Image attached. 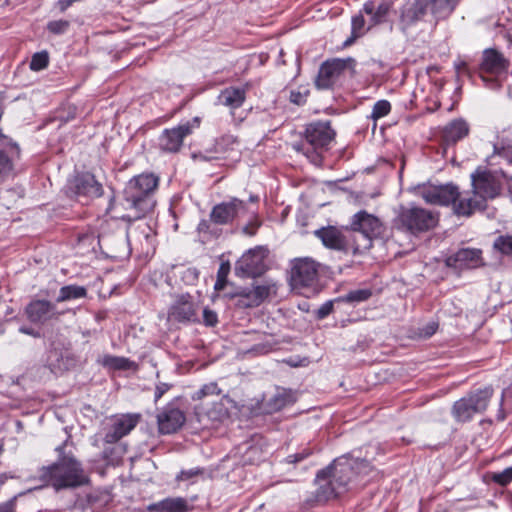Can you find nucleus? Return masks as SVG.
<instances>
[{"mask_svg":"<svg viewBox=\"0 0 512 512\" xmlns=\"http://www.w3.org/2000/svg\"><path fill=\"white\" fill-rule=\"evenodd\" d=\"M19 331L23 334H27V335H30V336H33L35 338H39L40 337V333L36 330H34L33 328H30V327H25V326H22L19 328Z\"/></svg>","mask_w":512,"mask_h":512,"instance_id":"58","label":"nucleus"},{"mask_svg":"<svg viewBox=\"0 0 512 512\" xmlns=\"http://www.w3.org/2000/svg\"><path fill=\"white\" fill-rule=\"evenodd\" d=\"M49 56L46 51L37 52L32 56L29 67L32 71H40L48 66Z\"/></svg>","mask_w":512,"mask_h":512,"instance_id":"40","label":"nucleus"},{"mask_svg":"<svg viewBox=\"0 0 512 512\" xmlns=\"http://www.w3.org/2000/svg\"><path fill=\"white\" fill-rule=\"evenodd\" d=\"M229 299H235V305L238 308H253L257 307L258 304L254 302L255 297L252 288H240L234 293L225 294Z\"/></svg>","mask_w":512,"mask_h":512,"instance_id":"29","label":"nucleus"},{"mask_svg":"<svg viewBox=\"0 0 512 512\" xmlns=\"http://www.w3.org/2000/svg\"><path fill=\"white\" fill-rule=\"evenodd\" d=\"M68 440H70V437H67V439L64 442H66V441L68 442Z\"/></svg>","mask_w":512,"mask_h":512,"instance_id":"61","label":"nucleus"},{"mask_svg":"<svg viewBox=\"0 0 512 512\" xmlns=\"http://www.w3.org/2000/svg\"><path fill=\"white\" fill-rule=\"evenodd\" d=\"M258 225H255L252 229H250L248 226L244 228V231L249 235H254L256 232Z\"/></svg>","mask_w":512,"mask_h":512,"instance_id":"59","label":"nucleus"},{"mask_svg":"<svg viewBox=\"0 0 512 512\" xmlns=\"http://www.w3.org/2000/svg\"><path fill=\"white\" fill-rule=\"evenodd\" d=\"M140 419L141 415L137 413L113 416L110 419L109 425L106 427L104 441L108 444L118 442L136 427Z\"/></svg>","mask_w":512,"mask_h":512,"instance_id":"13","label":"nucleus"},{"mask_svg":"<svg viewBox=\"0 0 512 512\" xmlns=\"http://www.w3.org/2000/svg\"><path fill=\"white\" fill-rule=\"evenodd\" d=\"M189 509L188 501L183 497H168L147 507L149 512H187Z\"/></svg>","mask_w":512,"mask_h":512,"instance_id":"25","label":"nucleus"},{"mask_svg":"<svg viewBox=\"0 0 512 512\" xmlns=\"http://www.w3.org/2000/svg\"><path fill=\"white\" fill-rule=\"evenodd\" d=\"M186 422L185 413L174 403H168L157 414L158 431L160 434L177 432Z\"/></svg>","mask_w":512,"mask_h":512,"instance_id":"14","label":"nucleus"},{"mask_svg":"<svg viewBox=\"0 0 512 512\" xmlns=\"http://www.w3.org/2000/svg\"><path fill=\"white\" fill-rule=\"evenodd\" d=\"M350 229L359 233L362 238L361 242H357L354 247L355 253L371 248L372 240L380 237L384 231L382 221L365 210H361L352 216Z\"/></svg>","mask_w":512,"mask_h":512,"instance_id":"7","label":"nucleus"},{"mask_svg":"<svg viewBox=\"0 0 512 512\" xmlns=\"http://www.w3.org/2000/svg\"><path fill=\"white\" fill-rule=\"evenodd\" d=\"M99 363L111 370H130L136 368L135 362L122 356L104 355Z\"/></svg>","mask_w":512,"mask_h":512,"instance_id":"30","label":"nucleus"},{"mask_svg":"<svg viewBox=\"0 0 512 512\" xmlns=\"http://www.w3.org/2000/svg\"><path fill=\"white\" fill-rule=\"evenodd\" d=\"M454 68L457 74H467L469 73L468 65L464 60H458L454 63Z\"/></svg>","mask_w":512,"mask_h":512,"instance_id":"55","label":"nucleus"},{"mask_svg":"<svg viewBox=\"0 0 512 512\" xmlns=\"http://www.w3.org/2000/svg\"><path fill=\"white\" fill-rule=\"evenodd\" d=\"M245 211L246 206L244 201L238 198H232L228 202L215 205L211 210L210 220L217 225L229 224Z\"/></svg>","mask_w":512,"mask_h":512,"instance_id":"18","label":"nucleus"},{"mask_svg":"<svg viewBox=\"0 0 512 512\" xmlns=\"http://www.w3.org/2000/svg\"><path fill=\"white\" fill-rule=\"evenodd\" d=\"M396 1L397 0H381L377 7L374 2L368 1L363 5L362 11L371 16V26L383 24L388 21Z\"/></svg>","mask_w":512,"mask_h":512,"instance_id":"23","label":"nucleus"},{"mask_svg":"<svg viewBox=\"0 0 512 512\" xmlns=\"http://www.w3.org/2000/svg\"><path fill=\"white\" fill-rule=\"evenodd\" d=\"M508 67L509 61L501 52L492 48L484 50L482 62L480 64V76L483 81H487V78L483 75V73L499 75L507 71Z\"/></svg>","mask_w":512,"mask_h":512,"instance_id":"20","label":"nucleus"},{"mask_svg":"<svg viewBox=\"0 0 512 512\" xmlns=\"http://www.w3.org/2000/svg\"><path fill=\"white\" fill-rule=\"evenodd\" d=\"M469 133V126L463 119L450 122L443 131V138L447 143H456L466 137Z\"/></svg>","mask_w":512,"mask_h":512,"instance_id":"28","label":"nucleus"},{"mask_svg":"<svg viewBox=\"0 0 512 512\" xmlns=\"http://www.w3.org/2000/svg\"><path fill=\"white\" fill-rule=\"evenodd\" d=\"M237 143V138L233 135H223L215 142V150L218 153H226L233 149V145Z\"/></svg>","mask_w":512,"mask_h":512,"instance_id":"41","label":"nucleus"},{"mask_svg":"<svg viewBox=\"0 0 512 512\" xmlns=\"http://www.w3.org/2000/svg\"><path fill=\"white\" fill-rule=\"evenodd\" d=\"M495 250L512 257V235H501L493 243Z\"/></svg>","mask_w":512,"mask_h":512,"instance_id":"35","label":"nucleus"},{"mask_svg":"<svg viewBox=\"0 0 512 512\" xmlns=\"http://www.w3.org/2000/svg\"><path fill=\"white\" fill-rule=\"evenodd\" d=\"M311 454L310 450L304 449L302 452L295 453L287 456L286 462L289 464H296L305 458H307Z\"/></svg>","mask_w":512,"mask_h":512,"instance_id":"52","label":"nucleus"},{"mask_svg":"<svg viewBox=\"0 0 512 512\" xmlns=\"http://www.w3.org/2000/svg\"><path fill=\"white\" fill-rule=\"evenodd\" d=\"M472 190L463 194L455 204V214L469 217L487 208L489 200L500 195L501 183L490 171L477 168L470 176Z\"/></svg>","mask_w":512,"mask_h":512,"instance_id":"2","label":"nucleus"},{"mask_svg":"<svg viewBox=\"0 0 512 512\" xmlns=\"http://www.w3.org/2000/svg\"><path fill=\"white\" fill-rule=\"evenodd\" d=\"M69 191L76 197L95 198L102 195L103 189L95 176L89 172L77 174L68 184Z\"/></svg>","mask_w":512,"mask_h":512,"instance_id":"17","label":"nucleus"},{"mask_svg":"<svg viewBox=\"0 0 512 512\" xmlns=\"http://www.w3.org/2000/svg\"><path fill=\"white\" fill-rule=\"evenodd\" d=\"M203 322L206 326H215L218 323L217 313L209 308L203 310Z\"/></svg>","mask_w":512,"mask_h":512,"instance_id":"51","label":"nucleus"},{"mask_svg":"<svg viewBox=\"0 0 512 512\" xmlns=\"http://www.w3.org/2000/svg\"><path fill=\"white\" fill-rule=\"evenodd\" d=\"M247 94V87H227L219 93L217 97V103L228 107L233 114L235 109L240 108L245 100Z\"/></svg>","mask_w":512,"mask_h":512,"instance_id":"22","label":"nucleus"},{"mask_svg":"<svg viewBox=\"0 0 512 512\" xmlns=\"http://www.w3.org/2000/svg\"><path fill=\"white\" fill-rule=\"evenodd\" d=\"M275 285L271 283H264L261 285H255L252 287V291L254 293L255 300L254 302L258 304V306L267 299Z\"/></svg>","mask_w":512,"mask_h":512,"instance_id":"37","label":"nucleus"},{"mask_svg":"<svg viewBox=\"0 0 512 512\" xmlns=\"http://www.w3.org/2000/svg\"><path fill=\"white\" fill-rule=\"evenodd\" d=\"M351 462L354 464V475L363 474L368 475L372 472L373 467L370 462L366 459H351Z\"/></svg>","mask_w":512,"mask_h":512,"instance_id":"47","label":"nucleus"},{"mask_svg":"<svg viewBox=\"0 0 512 512\" xmlns=\"http://www.w3.org/2000/svg\"><path fill=\"white\" fill-rule=\"evenodd\" d=\"M371 296L372 292L370 289H357L347 293L341 300L349 303H360L367 301Z\"/></svg>","mask_w":512,"mask_h":512,"instance_id":"36","label":"nucleus"},{"mask_svg":"<svg viewBox=\"0 0 512 512\" xmlns=\"http://www.w3.org/2000/svg\"><path fill=\"white\" fill-rule=\"evenodd\" d=\"M57 460L41 467L34 479L40 487H52L56 491L74 489L89 484L90 478L81 461L72 450L67 449V441L55 448Z\"/></svg>","mask_w":512,"mask_h":512,"instance_id":"1","label":"nucleus"},{"mask_svg":"<svg viewBox=\"0 0 512 512\" xmlns=\"http://www.w3.org/2000/svg\"><path fill=\"white\" fill-rule=\"evenodd\" d=\"M431 14L436 20L446 19L449 17L460 0H423Z\"/></svg>","mask_w":512,"mask_h":512,"instance_id":"27","label":"nucleus"},{"mask_svg":"<svg viewBox=\"0 0 512 512\" xmlns=\"http://www.w3.org/2000/svg\"><path fill=\"white\" fill-rule=\"evenodd\" d=\"M437 328H438V324H436L435 322L429 323L422 329L421 334L424 337H431L436 332Z\"/></svg>","mask_w":512,"mask_h":512,"instance_id":"56","label":"nucleus"},{"mask_svg":"<svg viewBox=\"0 0 512 512\" xmlns=\"http://www.w3.org/2000/svg\"><path fill=\"white\" fill-rule=\"evenodd\" d=\"M334 309V301L329 300L323 303L315 312V316L318 320H322L326 318L333 312Z\"/></svg>","mask_w":512,"mask_h":512,"instance_id":"49","label":"nucleus"},{"mask_svg":"<svg viewBox=\"0 0 512 512\" xmlns=\"http://www.w3.org/2000/svg\"><path fill=\"white\" fill-rule=\"evenodd\" d=\"M427 7L423 0H415L412 5L402 10L400 23L402 30L407 29L421 20L427 13Z\"/></svg>","mask_w":512,"mask_h":512,"instance_id":"26","label":"nucleus"},{"mask_svg":"<svg viewBox=\"0 0 512 512\" xmlns=\"http://www.w3.org/2000/svg\"><path fill=\"white\" fill-rule=\"evenodd\" d=\"M319 264L310 257L291 261L290 283L295 289L313 286L318 279Z\"/></svg>","mask_w":512,"mask_h":512,"instance_id":"11","label":"nucleus"},{"mask_svg":"<svg viewBox=\"0 0 512 512\" xmlns=\"http://www.w3.org/2000/svg\"><path fill=\"white\" fill-rule=\"evenodd\" d=\"M159 178L152 173H143L129 180L124 189L125 209L123 220L133 221L144 217L155 205L153 193L158 187Z\"/></svg>","mask_w":512,"mask_h":512,"instance_id":"3","label":"nucleus"},{"mask_svg":"<svg viewBox=\"0 0 512 512\" xmlns=\"http://www.w3.org/2000/svg\"><path fill=\"white\" fill-rule=\"evenodd\" d=\"M250 199H251V201H256L257 200V198H254V197H251Z\"/></svg>","mask_w":512,"mask_h":512,"instance_id":"60","label":"nucleus"},{"mask_svg":"<svg viewBox=\"0 0 512 512\" xmlns=\"http://www.w3.org/2000/svg\"><path fill=\"white\" fill-rule=\"evenodd\" d=\"M506 404L509 406L510 410H512V384L503 390L501 399H500V407L498 409L496 419L498 421H504L506 418V414L503 409V405Z\"/></svg>","mask_w":512,"mask_h":512,"instance_id":"39","label":"nucleus"},{"mask_svg":"<svg viewBox=\"0 0 512 512\" xmlns=\"http://www.w3.org/2000/svg\"><path fill=\"white\" fill-rule=\"evenodd\" d=\"M481 250L463 248L446 259V265L456 269H471L481 265Z\"/></svg>","mask_w":512,"mask_h":512,"instance_id":"21","label":"nucleus"},{"mask_svg":"<svg viewBox=\"0 0 512 512\" xmlns=\"http://www.w3.org/2000/svg\"><path fill=\"white\" fill-rule=\"evenodd\" d=\"M494 153L504 158L509 164H512V145L501 147L494 145Z\"/></svg>","mask_w":512,"mask_h":512,"instance_id":"50","label":"nucleus"},{"mask_svg":"<svg viewBox=\"0 0 512 512\" xmlns=\"http://www.w3.org/2000/svg\"><path fill=\"white\" fill-rule=\"evenodd\" d=\"M16 499L17 497H13L10 500L0 504V512H16Z\"/></svg>","mask_w":512,"mask_h":512,"instance_id":"54","label":"nucleus"},{"mask_svg":"<svg viewBox=\"0 0 512 512\" xmlns=\"http://www.w3.org/2000/svg\"><path fill=\"white\" fill-rule=\"evenodd\" d=\"M491 480L501 486H506L512 481V466L501 472H493L490 476Z\"/></svg>","mask_w":512,"mask_h":512,"instance_id":"44","label":"nucleus"},{"mask_svg":"<svg viewBox=\"0 0 512 512\" xmlns=\"http://www.w3.org/2000/svg\"><path fill=\"white\" fill-rule=\"evenodd\" d=\"M230 272L229 263H221L217 271V280L214 284L215 291H221L227 284V277Z\"/></svg>","mask_w":512,"mask_h":512,"instance_id":"43","label":"nucleus"},{"mask_svg":"<svg viewBox=\"0 0 512 512\" xmlns=\"http://www.w3.org/2000/svg\"><path fill=\"white\" fill-rule=\"evenodd\" d=\"M70 27V22L67 20H53L48 22L47 24V30L55 35H61L64 34L68 28Z\"/></svg>","mask_w":512,"mask_h":512,"instance_id":"46","label":"nucleus"},{"mask_svg":"<svg viewBox=\"0 0 512 512\" xmlns=\"http://www.w3.org/2000/svg\"><path fill=\"white\" fill-rule=\"evenodd\" d=\"M292 403L291 395L286 392H278L275 394L268 402V406L270 409V412H276L287 406L288 404Z\"/></svg>","mask_w":512,"mask_h":512,"instance_id":"33","label":"nucleus"},{"mask_svg":"<svg viewBox=\"0 0 512 512\" xmlns=\"http://www.w3.org/2000/svg\"><path fill=\"white\" fill-rule=\"evenodd\" d=\"M87 289L84 286L75 284L66 285L60 288L59 294L56 298L57 303L67 302L71 300L85 298Z\"/></svg>","mask_w":512,"mask_h":512,"instance_id":"31","label":"nucleus"},{"mask_svg":"<svg viewBox=\"0 0 512 512\" xmlns=\"http://www.w3.org/2000/svg\"><path fill=\"white\" fill-rule=\"evenodd\" d=\"M197 303L193 301L189 294L179 295L168 311V318L177 322H197L198 321Z\"/></svg>","mask_w":512,"mask_h":512,"instance_id":"15","label":"nucleus"},{"mask_svg":"<svg viewBox=\"0 0 512 512\" xmlns=\"http://www.w3.org/2000/svg\"><path fill=\"white\" fill-rule=\"evenodd\" d=\"M205 473V469L201 467H194L187 470H181L179 474L176 476V481H188L199 476H203Z\"/></svg>","mask_w":512,"mask_h":512,"instance_id":"45","label":"nucleus"},{"mask_svg":"<svg viewBox=\"0 0 512 512\" xmlns=\"http://www.w3.org/2000/svg\"><path fill=\"white\" fill-rule=\"evenodd\" d=\"M439 221V214L415 204L400 205L393 220L397 230L419 235L435 228Z\"/></svg>","mask_w":512,"mask_h":512,"instance_id":"5","label":"nucleus"},{"mask_svg":"<svg viewBox=\"0 0 512 512\" xmlns=\"http://www.w3.org/2000/svg\"><path fill=\"white\" fill-rule=\"evenodd\" d=\"M171 388L168 383L160 382L155 387L154 402H158L162 396Z\"/></svg>","mask_w":512,"mask_h":512,"instance_id":"53","label":"nucleus"},{"mask_svg":"<svg viewBox=\"0 0 512 512\" xmlns=\"http://www.w3.org/2000/svg\"><path fill=\"white\" fill-rule=\"evenodd\" d=\"M314 234L326 248L342 251L347 247L344 235L333 226L322 227L316 230Z\"/></svg>","mask_w":512,"mask_h":512,"instance_id":"24","label":"nucleus"},{"mask_svg":"<svg viewBox=\"0 0 512 512\" xmlns=\"http://www.w3.org/2000/svg\"><path fill=\"white\" fill-rule=\"evenodd\" d=\"M13 169V160L4 150L0 149V183L12 175Z\"/></svg>","mask_w":512,"mask_h":512,"instance_id":"34","label":"nucleus"},{"mask_svg":"<svg viewBox=\"0 0 512 512\" xmlns=\"http://www.w3.org/2000/svg\"><path fill=\"white\" fill-rule=\"evenodd\" d=\"M354 476V464L349 457H341L317 473V498L329 500L344 493Z\"/></svg>","mask_w":512,"mask_h":512,"instance_id":"4","label":"nucleus"},{"mask_svg":"<svg viewBox=\"0 0 512 512\" xmlns=\"http://www.w3.org/2000/svg\"><path fill=\"white\" fill-rule=\"evenodd\" d=\"M268 250L264 247L250 249L235 264V274L239 277H258L266 271L265 259Z\"/></svg>","mask_w":512,"mask_h":512,"instance_id":"12","label":"nucleus"},{"mask_svg":"<svg viewBox=\"0 0 512 512\" xmlns=\"http://www.w3.org/2000/svg\"><path fill=\"white\" fill-rule=\"evenodd\" d=\"M77 1L78 0H58L56 5L61 12H64L68 7H70L74 2Z\"/></svg>","mask_w":512,"mask_h":512,"instance_id":"57","label":"nucleus"},{"mask_svg":"<svg viewBox=\"0 0 512 512\" xmlns=\"http://www.w3.org/2000/svg\"><path fill=\"white\" fill-rule=\"evenodd\" d=\"M221 393V390L218 388L217 383L211 382L208 384L203 385L198 391H196L192 399L193 400H201L206 396L209 395H216L218 396Z\"/></svg>","mask_w":512,"mask_h":512,"instance_id":"42","label":"nucleus"},{"mask_svg":"<svg viewBox=\"0 0 512 512\" xmlns=\"http://www.w3.org/2000/svg\"><path fill=\"white\" fill-rule=\"evenodd\" d=\"M352 63H354L352 58L325 61L320 66L318 75L316 77V87L318 89L330 88L333 85L335 79Z\"/></svg>","mask_w":512,"mask_h":512,"instance_id":"16","label":"nucleus"},{"mask_svg":"<svg viewBox=\"0 0 512 512\" xmlns=\"http://www.w3.org/2000/svg\"><path fill=\"white\" fill-rule=\"evenodd\" d=\"M390 111H391V104L388 100H385V99L378 100L372 108L371 118L374 121H377L378 119L387 116L390 113Z\"/></svg>","mask_w":512,"mask_h":512,"instance_id":"38","label":"nucleus"},{"mask_svg":"<svg viewBox=\"0 0 512 512\" xmlns=\"http://www.w3.org/2000/svg\"><path fill=\"white\" fill-rule=\"evenodd\" d=\"M25 313L32 323L44 324L50 320H57L62 312L57 310L54 303L48 300H32L25 308Z\"/></svg>","mask_w":512,"mask_h":512,"instance_id":"19","label":"nucleus"},{"mask_svg":"<svg viewBox=\"0 0 512 512\" xmlns=\"http://www.w3.org/2000/svg\"><path fill=\"white\" fill-rule=\"evenodd\" d=\"M371 27V24L367 28L365 27V19L361 13L353 16L351 22V36L345 40L344 46L352 45L356 39L363 36Z\"/></svg>","mask_w":512,"mask_h":512,"instance_id":"32","label":"nucleus"},{"mask_svg":"<svg viewBox=\"0 0 512 512\" xmlns=\"http://www.w3.org/2000/svg\"><path fill=\"white\" fill-rule=\"evenodd\" d=\"M334 137L335 132L329 122H314L306 127L305 142L294 148L303 151L312 163L319 164L322 161L320 150L328 146Z\"/></svg>","mask_w":512,"mask_h":512,"instance_id":"6","label":"nucleus"},{"mask_svg":"<svg viewBox=\"0 0 512 512\" xmlns=\"http://www.w3.org/2000/svg\"><path fill=\"white\" fill-rule=\"evenodd\" d=\"M308 95H309L308 89L292 90L290 92L289 100H290V102L300 106V105H303L306 103Z\"/></svg>","mask_w":512,"mask_h":512,"instance_id":"48","label":"nucleus"},{"mask_svg":"<svg viewBox=\"0 0 512 512\" xmlns=\"http://www.w3.org/2000/svg\"><path fill=\"white\" fill-rule=\"evenodd\" d=\"M421 198L428 204L448 206L453 204L455 212V204L462 198L458 186L448 183L445 185H424L418 190Z\"/></svg>","mask_w":512,"mask_h":512,"instance_id":"10","label":"nucleus"},{"mask_svg":"<svg viewBox=\"0 0 512 512\" xmlns=\"http://www.w3.org/2000/svg\"><path fill=\"white\" fill-rule=\"evenodd\" d=\"M200 126V118L182 122L175 127L163 130L158 138L159 149L165 153H177L180 151L184 139L191 135Z\"/></svg>","mask_w":512,"mask_h":512,"instance_id":"9","label":"nucleus"},{"mask_svg":"<svg viewBox=\"0 0 512 512\" xmlns=\"http://www.w3.org/2000/svg\"><path fill=\"white\" fill-rule=\"evenodd\" d=\"M493 393V388L487 386L456 401L452 407V414L455 420L458 422H466L472 419L474 414L484 412L488 407Z\"/></svg>","mask_w":512,"mask_h":512,"instance_id":"8","label":"nucleus"}]
</instances>
